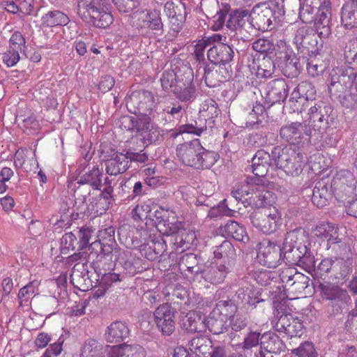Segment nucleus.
<instances>
[{"label": "nucleus", "mask_w": 357, "mask_h": 357, "mask_svg": "<svg viewBox=\"0 0 357 357\" xmlns=\"http://www.w3.org/2000/svg\"><path fill=\"white\" fill-rule=\"evenodd\" d=\"M232 48L225 43H218L208 50V60L215 65H225L229 63L234 57Z\"/></svg>", "instance_id": "393cba45"}, {"label": "nucleus", "mask_w": 357, "mask_h": 357, "mask_svg": "<svg viewBox=\"0 0 357 357\" xmlns=\"http://www.w3.org/2000/svg\"><path fill=\"white\" fill-rule=\"evenodd\" d=\"M77 10L84 21L90 22L96 27L107 28L114 21L108 11L107 0H77Z\"/></svg>", "instance_id": "39448f33"}, {"label": "nucleus", "mask_w": 357, "mask_h": 357, "mask_svg": "<svg viewBox=\"0 0 357 357\" xmlns=\"http://www.w3.org/2000/svg\"><path fill=\"white\" fill-rule=\"evenodd\" d=\"M126 343L112 346L107 345L105 347V352L107 357H126Z\"/></svg>", "instance_id": "774afa93"}, {"label": "nucleus", "mask_w": 357, "mask_h": 357, "mask_svg": "<svg viewBox=\"0 0 357 357\" xmlns=\"http://www.w3.org/2000/svg\"><path fill=\"white\" fill-rule=\"evenodd\" d=\"M25 38L20 31L14 32L9 40V48L16 50L22 52L24 51Z\"/></svg>", "instance_id": "0e129e2a"}, {"label": "nucleus", "mask_w": 357, "mask_h": 357, "mask_svg": "<svg viewBox=\"0 0 357 357\" xmlns=\"http://www.w3.org/2000/svg\"><path fill=\"white\" fill-rule=\"evenodd\" d=\"M274 46L269 40L265 38H259L252 43L254 50L264 54H273Z\"/></svg>", "instance_id": "680f3d73"}, {"label": "nucleus", "mask_w": 357, "mask_h": 357, "mask_svg": "<svg viewBox=\"0 0 357 357\" xmlns=\"http://www.w3.org/2000/svg\"><path fill=\"white\" fill-rule=\"evenodd\" d=\"M175 309L169 303L159 305L153 312L155 324L165 335H170L175 330Z\"/></svg>", "instance_id": "dca6fc26"}, {"label": "nucleus", "mask_w": 357, "mask_h": 357, "mask_svg": "<svg viewBox=\"0 0 357 357\" xmlns=\"http://www.w3.org/2000/svg\"><path fill=\"white\" fill-rule=\"evenodd\" d=\"M123 124L128 130L135 131L146 146L162 141L164 130L146 114L123 118Z\"/></svg>", "instance_id": "20e7f679"}, {"label": "nucleus", "mask_w": 357, "mask_h": 357, "mask_svg": "<svg viewBox=\"0 0 357 357\" xmlns=\"http://www.w3.org/2000/svg\"><path fill=\"white\" fill-rule=\"evenodd\" d=\"M151 211V207L149 204L141 203L137 204L132 210V215L135 220H143L147 218H150V213Z\"/></svg>", "instance_id": "bf43d9fd"}, {"label": "nucleus", "mask_w": 357, "mask_h": 357, "mask_svg": "<svg viewBox=\"0 0 357 357\" xmlns=\"http://www.w3.org/2000/svg\"><path fill=\"white\" fill-rule=\"evenodd\" d=\"M196 238L195 234L187 231H180L179 233L171 236L170 242L174 245V248L176 251L183 252L185 249H188L190 245L193 243Z\"/></svg>", "instance_id": "e433bc0d"}, {"label": "nucleus", "mask_w": 357, "mask_h": 357, "mask_svg": "<svg viewBox=\"0 0 357 357\" xmlns=\"http://www.w3.org/2000/svg\"><path fill=\"white\" fill-rule=\"evenodd\" d=\"M199 163L196 165L195 168H210L218 160L219 156L217 153L208 151L202 146V150H199Z\"/></svg>", "instance_id": "09e8293b"}, {"label": "nucleus", "mask_w": 357, "mask_h": 357, "mask_svg": "<svg viewBox=\"0 0 357 357\" xmlns=\"http://www.w3.org/2000/svg\"><path fill=\"white\" fill-rule=\"evenodd\" d=\"M357 83V72L353 67L340 65L333 67L330 70V91L333 94H338L345 86H354Z\"/></svg>", "instance_id": "9b49d317"}, {"label": "nucleus", "mask_w": 357, "mask_h": 357, "mask_svg": "<svg viewBox=\"0 0 357 357\" xmlns=\"http://www.w3.org/2000/svg\"><path fill=\"white\" fill-rule=\"evenodd\" d=\"M199 113L205 121L204 124H208L210 128H213L214 126L213 119L217 117L219 114L217 102L213 99L206 100L201 105Z\"/></svg>", "instance_id": "a19ab883"}, {"label": "nucleus", "mask_w": 357, "mask_h": 357, "mask_svg": "<svg viewBox=\"0 0 357 357\" xmlns=\"http://www.w3.org/2000/svg\"><path fill=\"white\" fill-rule=\"evenodd\" d=\"M353 259L347 257L346 259L343 257L336 258L335 263V271L340 272V277L344 278L348 276L352 271Z\"/></svg>", "instance_id": "13d9d810"}, {"label": "nucleus", "mask_w": 357, "mask_h": 357, "mask_svg": "<svg viewBox=\"0 0 357 357\" xmlns=\"http://www.w3.org/2000/svg\"><path fill=\"white\" fill-rule=\"evenodd\" d=\"M274 163L287 175L296 176L307 165V157L301 152L286 147L281 153H278V158L274 160Z\"/></svg>", "instance_id": "1a4fd4ad"}, {"label": "nucleus", "mask_w": 357, "mask_h": 357, "mask_svg": "<svg viewBox=\"0 0 357 357\" xmlns=\"http://www.w3.org/2000/svg\"><path fill=\"white\" fill-rule=\"evenodd\" d=\"M250 15L253 18V30H268L272 24V10L266 6L254 8Z\"/></svg>", "instance_id": "bb28decb"}, {"label": "nucleus", "mask_w": 357, "mask_h": 357, "mask_svg": "<svg viewBox=\"0 0 357 357\" xmlns=\"http://www.w3.org/2000/svg\"><path fill=\"white\" fill-rule=\"evenodd\" d=\"M173 93L182 102H192L196 98V89L193 82V73L190 68L181 75L176 82Z\"/></svg>", "instance_id": "f3484780"}, {"label": "nucleus", "mask_w": 357, "mask_h": 357, "mask_svg": "<svg viewBox=\"0 0 357 357\" xmlns=\"http://www.w3.org/2000/svg\"><path fill=\"white\" fill-rule=\"evenodd\" d=\"M293 352L298 357H316V352L312 343L305 342Z\"/></svg>", "instance_id": "338daca9"}, {"label": "nucleus", "mask_w": 357, "mask_h": 357, "mask_svg": "<svg viewBox=\"0 0 357 357\" xmlns=\"http://www.w3.org/2000/svg\"><path fill=\"white\" fill-rule=\"evenodd\" d=\"M344 59L345 63L343 65H357V40H349L344 48Z\"/></svg>", "instance_id": "3c124183"}, {"label": "nucleus", "mask_w": 357, "mask_h": 357, "mask_svg": "<svg viewBox=\"0 0 357 357\" xmlns=\"http://www.w3.org/2000/svg\"><path fill=\"white\" fill-rule=\"evenodd\" d=\"M309 281L310 278L307 275L298 272L294 276V282L289 284L288 291L298 296L309 286Z\"/></svg>", "instance_id": "de8ad7c7"}, {"label": "nucleus", "mask_w": 357, "mask_h": 357, "mask_svg": "<svg viewBox=\"0 0 357 357\" xmlns=\"http://www.w3.org/2000/svg\"><path fill=\"white\" fill-rule=\"evenodd\" d=\"M129 335V329L126 324L122 321L112 322L107 326L105 337L110 343L119 342L124 340Z\"/></svg>", "instance_id": "c756f323"}, {"label": "nucleus", "mask_w": 357, "mask_h": 357, "mask_svg": "<svg viewBox=\"0 0 357 357\" xmlns=\"http://www.w3.org/2000/svg\"><path fill=\"white\" fill-rule=\"evenodd\" d=\"M69 22L68 15L58 10L49 11L41 17L42 24L46 27L66 26Z\"/></svg>", "instance_id": "4c0bfd02"}, {"label": "nucleus", "mask_w": 357, "mask_h": 357, "mask_svg": "<svg viewBox=\"0 0 357 357\" xmlns=\"http://www.w3.org/2000/svg\"><path fill=\"white\" fill-rule=\"evenodd\" d=\"M326 107L322 102L315 103L311 106L307 112L309 126L312 127L314 131L321 132L327 128Z\"/></svg>", "instance_id": "b1692460"}, {"label": "nucleus", "mask_w": 357, "mask_h": 357, "mask_svg": "<svg viewBox=\"0 0 357 357\" xmlns=\"http://www.w3.org/2000/svg\"><path fill=\"white\" fill-rule=\"evenodd\" d=\"M211 312L212 314L218 315L228 321L237 312V306L231 300H221L216 303Z\"/></svg>", "instance_id": "37998d69"}, {"label": "nucleus", "mask_w": 357, "mask_h": 357, "mask_svg": "<svg viewBox=\"0 0 357 357\" xmlns=\"http://www.w3.org/2000/svg\"><path fill=\"white\" fill-rule=\"evenodd\" d=\"M114 260L119 261L120 264H122L125 269L126 273L130 276L134 275L135 273L142 270L140 259L134 257L128 252H121L119 250L116 256H114Z\"/></svg>", "instance_id": "473e14b6"}, {"label": "nucleus", "mask_w": 357, "mask_h": 357, "mask_svg": "<svg viewBox=\"0 0 357 357\" xmlns=\"http://www.w3.org/2000/svg\"><path fill=\"white\" fill-rule=\"evenodd\" d=\"M252 15L246 10L237 9L230 13L226 26L231 31L250 33L253 31Z\"/></svg>", "instance_id": "412c9836"}, {"label": "nucleus", "mask_w": 357, "mask_h": 357, "mask_svg": "<svg viewBox=\"0 0 357 357\" xmlns=\"http://www.w3.org/2000/svg\"><path fill=\"white\" fill-rule=\"evenodd\" d=\"M229 266L219 261H211L201 271L202 277L213 284L222 283L229 273Z\"/></svg>", "instance_id": "4be33fe9"}, {"label": "nucleus", "mask_w": 357, "mask_h": 357, "mask_svg": "<svg viewBox=\"0 0 357 357\" xmlns=\"http://www.w3.org/2000/svg\"><path fill=\"white\" fill-rule=\"evenodd\" d=\"M162 111L168 115L169 121L178 119L183 114V106L178 102H165L161 105Z\"/></svg>", "instance_id": "8fccbe9b"}, {"label": "nucleus", "mask_w": 357, "mask_h": 357, "mask_svg": "<svg viewBox=\"0 0 357 357\" xmlns=\"http://www.w3.org/2000/svg\"><path fill=\"white\" fill-rule=\"evenodd\" d=\"M328 93L331 98L340 99L342 105L348 109H355L357 107V83L354 86L348 84L338 92V94H333L330 91V73L327 78Z\"/></svg>", "instance_id": "a878e982"}, {"label": "nucleus", "mask_w": 357, "mask_h": 357, "mask_svg": "<svg viewBox=\"0 0 357 357\" xmlns=\"http://www.w3.org/2000/svg\"><path fill=\"white\" fill-rule=\"evenodd\" d=\"M121 13H130L139 6V0H112Z\"/></svg>", "instance_id": "69168bd1"}, {"label": "nucleus", "mask_w": 357, "mask_h": 357, "mask_svg": "<svg viewBox=\"0 0 357 357\" xmlns=\"http://www.w3.org/2000/svg\"><path fill=\"white\" fill-rule=\"evenodd\" d=\"M189 349L197 356L206 354L212 347V342L206 336H196L188 344Z\"/></svg>", "instance_id": "c03bdc74"}, {"label": "nucleus", "mask_w": 357, "mask_h": 357, "mask_svg": "<svg viewBox=\"0 0 357 357\" xmlns=\"http://www.w3.org/2000/svg\"><path fill=\"white\" fill-rule=\"evenodd\" d=\"M294 43L298 50L301 48L309 50L314 47L317 41L313 30L307 26L300 27L295 33Z\"/></svg>", "instance_id": "2f4dec72"}, {"label": "nucleus", "mask_w": 357, "mask_h": 357, "mask_svg": "<svg viewBox=\"0 0 357 357\" xmlns=\"http://www.w3.org/2000/svg\"><path fill=\"white\" fill-rule=\"evenodd\" d=\"M330 195L327 186L319 183L313 189L312 202L318 208H322L328 204Z\"/></svg>", "instance_id": "a18cd8bd"}, {"label": "nucleus", "mask_w": 357, "mask_h": 357, "mask_svg": "<svg viewBox=\"0 0 357 357\" xmlns=\"http://www.w3.org/2000/svg\"><path fill=\"white\" fill-rule=\"evenodd\" d=\"M341 22L348 29L357 27V2H346L342 8Z\"/></svg>", "instance_id": "c9c22d12"}, {"label": "nucleus", "mask_w": 357, "mask_h": 357, "mask_svg": "<svg viewBox=\"0 0 357 357\" xmlns=\"http://www.w3.org/2000/svg\"><path fill=\"white\" fill-rule=\"evenodd\" d=\"M225 202L226 199L223 200L218 206L212 207L208 211V216L211 218L222 215L231 216L233 211L227 207Z\"/></svg>", "instance_id": "e2e57ef3"}, {"label": "nucleus", "mask_w": 357, "mask_h": 357, "mask_svg": "<svg viewBox=\"0 0 357 357\" xmlns=\"http://www.w3.org/2000/svg\"><path fill=\"white\" fill-rule=\"evenodd\" d=\"M114 229L109 227L100 231L99 236L102 239L108 238L111 243L105 244L99 240L91 243L92 246L100 247V252L97 255V260L93 262V267L96 272L101 274L102 270H110L113 266L114 256H116L119 250L113 249Z\"/></svg>", "instance_id": "423d86ee"}, {"label": "nucleus", "mask_w": 357, "mask_h": 357, "mask_svg": "<svg viewBox=\"0 0 357 357\" xmlns=\"http://www.w3.org/2000/svg\"><path fill=\"white\" fill-rule=\"evenodd\" d=\"M299 17L304 23L314 22L320 38H326L331 34L329 0H304L300 8Z\"/></svg>", "instance_id": "7ed1b4c3"}, {"label": "nucleus", "mask_w": 357, "mask_h": 357, "mask_svg": "<svg viewBox=\"0 0 357 357\" xmlns=\"http://www.w3.org/2000/svg\"><path fill=\"white\" fill-rule=\"evenodd\" d=\"M308 234L303 228L289 231L282 248V261L288 265H298L305 269L315 266L314 257L308 248Z\"/></svg>", "instance_id": "f257e3e1"}, {"label": "nucleus", "mask_w": 357, "mask_h": 357, "mask_svg": "<svg viewBox=\"0 0 357 357\" xmlns=\"http://www.w3.org/2000/svg\"><path fill=\"white\" fill-rule=\"evenodd\" d=\"M356 180L354 174L347 169H341L334 176L331 188L340 198L351 196L355 193Z\"/></svg>", "instance_id": "2eb2a0df"}, {"label": "nucleus", "mask_w": 357, "mask_h": 357, "mask_svg": "<svg viewBox=\"0 0 357 357\" xmlns=\"http://www.w3.org/2000/svg\"><path fill=\"white\" fill-rule=\"evenodd\" d=\"M274 160L271 155L264 150H259L252 158V164L245 168L246 172H251L252 176H248L246 183L248 185H256L252 187V192L244 190L246 195L251 194L250 198L257 199L260 202L259 204L265 206L270 204V199L272 197L271 192L266 190L264 185L266 183L265 176L267 175L268 168L272 166Z\"/></svg>", "instance_id": "f03ea898"}, {"label": "nucleus", "mask_w": 357, "mask_h": 357, "mask_svg": "<svg viewBox=\"0 0 357 357\" xmlns=\"http://www.w3.org/2000/svg\"><path fill=\"white\" fill-rule=\"evenodd\" d=\"M313 237L318 238L320 243H326V249H330L331 245L340 242L338 235V228L335 224L328 222H321L312 229Z\"/></svg>", "instance_id": "aec40b11"}, {"label": "nucleus", "mask_w": 357, "mask_h": 357, "mask_svg": "<svg viewBox=\"0 0 357 357\" xmlns=\"http://www.w3.org/2000/svg\"><path fill=\"white\" fill-rule=\"evenodd\" d=\"M130 165L127 153H114L111 158L106 161V172L108 174L116 176L125 172Z\"/></svg>", "instance_id": "cd10ccee"}, {"label": "nucleus", "mask_w": 357, "mask_h": 357, "mask_svg": "<svg viewBox=\"0 0 357 357\" xmlns=\"http://www.w3.org/2000/svg\"><path fill=\"white\" fill-rule=\"evenodd\" d=\"M257 259L263 266L275 268L282 261V248L268 240H264L257 245Z\"/></svg>", "instance_id": "f8f14e48"}, {"label": "nucleus", "mask_w": 357, "mask_h": 357, "mask_svg": "<svg viewBox=\"0 0 357 357\" xmlns=\"http://www.w3.org/2000/svg\"><path fill=\"white\" fill-rule=\"evenodd\" d=\"M307 162L311 170L315 174H319L326 169L327 165L326 164L324 157L320 153L317 152L312 154L308 160L307 159Z\"/></svg>", "instance_id": "864d4df0"}, {"label": "nucleus", "mask_w": 357, "mask_h": 357, "mask_svg": "<svg viewBox=\"0 0 357 357\" xmlns=\"http://www.w3.org/2000/svg\"><path fill=\"white\" fill-rule=\"evenodd\" d=\"M207 126L202 123V120L195 121L194 123H189L181 126L178 128L179 133L194 134L200 136L201 134L206 130Z\"/></svg>", "instance_id": "4d7b16f0"}, {"label": "nucleus", "mask_w": 357, "mask_h": 357, "mask_svg": "<svg viewBox=\"0 0 357 357\" xmlns=\"http://www.w3.org/2000/svg\"><path fill=\"white\" fill-rule=\"evenodd\" d=\"M280 221L281 214L275 207L263 206L251 215L252 225L264 234L275 231Z\"/></svg>", "instance_id": "9d476101"}, {"label": "nucleus", "mask_w": 357, "mask_h": 357, "mask_svg": "<svg viewBox=\"0 0 357 357\" xmlns=\"http://www.w3.org/2000/svg\"><path fill=\"white\" fill-rule=\"evenodd\" d=\"M184 328L190 333H202L206 331V317L196 312L187 313L183 321Z\"/></svg>", "instance_id": "72a5a7b5"}, {"label": "nucleus", "mask_w": 357, "mask_h": 357, "mask_svg": "<svg viewBox=\"0 0 357 357\" xmlns=\"http://www.w3.org/2000/svg\"><path fill=\"white\" fill-rule=\"evenodd\" d=\"M275 319L271 323L275 329L289 337L300 336L303 328V323L297 317L287 313L284 303H275Z\"/></svg>", "instance_id": "6e6552de"}, {"label": "nucleus", "mask_w": 357, "mask_h": 357, "mask_svg": "<svg viewBox=\"0 0 357 357\" xmlns=\"http://www.w3.org/2000/svg\"><path fill=\"white\" fill-rule=\"evenodd\" d=\"M318 289L322 299L330 301L337 311L343 305L351 303V297L347 291L337 284L329 282L321 283Z\"/></svg>", "instance_id": "ddd939ff"}, {"label": "nucleus", "mask_w": 357, "mask_h": 357, "mask_svg": "<svg viewBox=\"0 0 357 357\" xmlns=\"http://www.w3.org/2000/svg\"><path fill=\"white\" fill-rule=\"evenodd\" d=\"M163 26L161 13L158 9L145 10L137 15L135 27L141 35L146 36L150 31H162Z\"/></svg>", "instance_id": "4468645a"}, {"label": "nucleus", "mask_w": 357, "mask_h": 357, "mask_svg": "<svg viewBox=\"0 0 357 357\" xmlns=\"http://www.w3.org/2000/svg\"><path fill=\"white\" fill-rule=\"evenodd\" d=\"M289 86L283 79L271 81L266 89V100L271 105L283 102L287 97Z\"/></svg>", "instance_id": "5701e85b"}, {"label": "nucleus", "mask_w": 357, "mask_h": 357, "mask_svg": "<svg viewBox=\"0 0 357 357\" xmlns=\"http://www.w3.org/2000/svg\"><path fill=\"white\" fill-rule=\"evenodd\" d=\"M181 77V75H177L174 70H165L161 77L160 82L162 89L165 91H174L176 86V82Z\"/></svg>", "instance_id": "603ef678"}, {"label": "nucleus", "mask_w": 357, "mask_h": 357, "mask_svg": "<svg viewBox=\"0 0 357 357\" xmlns=\"http://www.w3.org/2000/svg\"><path fill=\"white\" fill-rule=\"evenodd\" d=\"M326 68V63L319 59H311L307 63V73L312 77H317L321 75Z\"/></svg>", "instance_id": "6e6d98bb"}, {"label": "nucleus", "mask_w": 357, "mask_h": 357, "mask_svg": "<svg viewBox=\"0 0 357 357\" xmlns=\"http://www.w3.org/2000/svg\"><path fill=\"white\" fill-rule=\"evenodd\" d=\"M228 321H229L228 328H231V331L235 332L241 331L244 329L248 324L247 317L237 312L231 317Z\"/></svg>", "instance_id": "052dcab7"}, {"label": "nucleus", "mask_w": 357, "mask_h": 357, "mask_svg": "<svg viewBox=\"0 0 357 357\" xmlns=\"http://www.w3.org/2000/svg\"><path fill=\"white\" fill-rule=\"evenodd\" d=\"M220 232L223 236L233 238L237 241L245 243L249 240L245 229L234 220H229L220 227Z\"/></svg>", "instance_id": "7c9ffc66"}, {"label": "nucleus", "mask_w": 357, "mask_h": 357, "mask_svg": "<svg viewBox=\"0 0 357 357\" xmlns=\"http://www.w3.org/2000/svg\"><path fill=\"white\" fill-rule=\"evenodd\" d=\"M80 357H104V346L98 340L89 338L80 349Z\"/></svg>", "instance_id": "58836bf2"}, {"label": "nucleus", "mask_w": 357, "mask_h": 357, "mask_svg": "<svg viewBox=\"0 0 357 357\" xmlns=\"http://www.w3.org/2000/svg\"><path fill=\"white\" fill-rule=\"evenodd\" d=\"M273 52L275 63L282 68L286 76L296 77L299 75L301 65L290 45L284 40H278L274 46Z\"/></svg>", "instance_id": "0eeeda50"}, {"label": "nucleus", "mask_w": 357, "mask_h": 357, "mask_svg": "<svg viewBox=\"0 0 357 357\" xmlns=\"http://www.w3.org/2000/svg\"><path fill=\"white\" fill-rule=\"evenodd\" d=\"M265 107L260 103H256L253 105L252 112L249 113L247 121L246 127L252 128L256 124L261 121L264 118Z\"/></svg>", "instance_id": "5fc2aeb1"}, {"label": "nucleus", "mask_w": 357, "mask_h": 357, "mask_svg": "<svg viewBox=\"0 0 357 357\" xmlns=\"http://www.w3.org/2000/svg\"><path fill=\"white\" fill-rule=\"evenodd\" d=\"M280 136L293 145L304 146L310 143V135L305 132L304 126L300 123H292L280 129Z\"/></svg>", "instance_id": "6ab92c4d"}, {"label": "nucleus", "mask_w": 357, "mask_h": 357, "mask_svg": "<svg viewBox=\"0 0 357 357\" xmlns=\"http://www.w3.org/2000/svg\"><path fill=\"white\" fill-rule=\"evenodd\" d=\"M199 150H202V145L199 139L179 144L176 148V155L179 160L185 165L193 167L199 163Z\"/></svg>", "instance_id": "a211bd4d"}, {"label": "nucleus", "mask_w": 357, "mask_h": 357, "mask_svg": "<svg viewBox=\"0 0 357 357\" xmlns=\"http://www.w3.org/2000/svg\"><path fill=\"white\" fill-rule=\"evenodd\" d=\"M206 329L208 328L211 333L215 335L223 333L228 330L227 321L218 315L212 314V312L208 318H206Z\"/></svg>", "instance_id": "49530a36"}, {"label": "nucleus", "mask_w": 357, "mask_h": 357, "mask_svg": "<svg viewBox=\"0 0 357 357\" xmlns=\"http://www.w3.org/2000/svg\"><path fill=\"white\" fill-rule=\"evenodd\" d=\"M215 261H219L230 266V261L234 259L236 253L231 243L225 240L219 245L213 248Z\"/></svg>", "instance_id": "f704fd0d"}, {"label": "nucleus", "mask_w": 357, "mask_h": 357, "mask_svg": "<svg viewBox=\"0 0 357 357\" xmlns=\"http://www.w3.org/2000/svg\"><path fill=\"white\" fill-rule=\"evenodd\" d=\"M103 173L98 167H93L91 170L80 176L77 181L79 185L88 184L94 190H100Z\"/></svg>", "instance_id": "79ce46f5"}, {"label": "nucleus", "mask_w": 357, "mask_h": 357, "mask_svg": "<svg viewBox=\"0 0 357 357\" xmlns=\"http://www.w3.org/2000/svg\"><path fill=\"white\" fill-rule=\"evenodd\" d=\"M261 354H278L284 349V344L280 337L273 333H264L260 338Z\"/></svg>", "instance_id": "c85d7f7f"}, {"label": "nucleus", "mask_w": 357, "mask_h": 357, "mask_svg": "<svg viewBox=\"0 0 357 357\" xmlns=\"http://www.w3.org/2000/svg\"><path fill=\"white\" fill-rule=\"evenodd\" d=\"M40 282L34 280L21 288L17 295L20 307L29 306L30 300L38 294Z\"/></svg>", "instance_id": "ea45409f"}]
</instances>
